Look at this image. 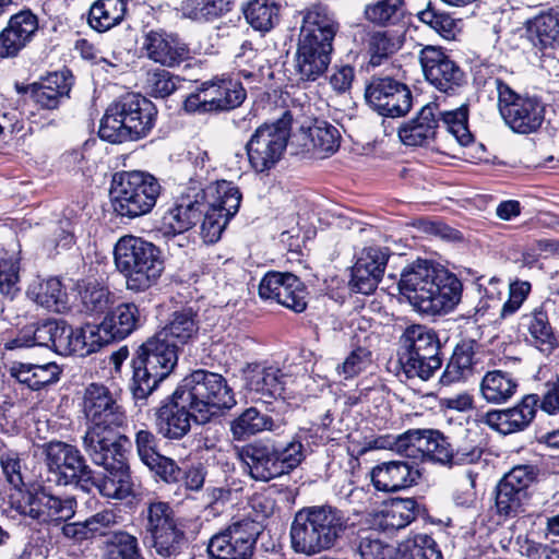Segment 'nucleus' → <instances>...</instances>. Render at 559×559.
<instances>
[{"instance_id":"1","label":"nucleus","mask_w":559,"mask_h":559,"mask_svg":"<svg viewBox=\"0 0 559 559\" xmlns=\"http://www.w3.org/2000/svg\"><path fill=\"white\" fill-rule=\"evenodd\" d=\"M399 288L419 312L440 314L453 310L460 302L463 285L448 270L418 259L404 269Z\"/></svg>"},{"instance_id":"2","label":"nucleus","mask_w":559,"mask_h":559,"mask_svg":"<svg viewBox=\"0 0 559 559\" xmlns=\"http://www.w3.org/2000/svg\"><path fill=\"white\" fill-rule=\"evenodd\" d=\"M349 520L331 504L305 507L296 512L290 525L292 548L305 555L330 549L350 527Z\"/></svg>"},{"instance_id":"3","label":"nucleus","mask_w":559,"mask_h":559,"mask_svg":"<svg viewBox=\"0 0 559 559\" xmlns=\"http://www.w3.org/2000/svg\"><path fill=\"white\" fill-rule=\"evenodd\" d=\"M156 117L153 102L141 94L127 93L107 107L98 134L109 143L139 141L152 131Z\"/></svg>"},{"instance_id":"4","label":"nucleus","mask_w":559,"mask_h":559,"mask_svg":"<svg viewBox=\"0 0 559 559\" xmlns=\"http://www.w3.org/2000/svg\"><path fill=\"white\" fill-rule=\"evenodd\" d=\"M83 413L88 423L82 437L84 448L130 443L126 435L116 431L127 423V414L116 395L104 384L91 383L83 393Z\"/></svg>"},{"instance_id":"5","label":"nucleus","mask_w":559,"mask_h":559,"mask_svg":"<svg viewBox=\"0 0 559 559\" xmlns=\"http://www.w3.org/2000/svg\"><path fill=\"white\" fill-rule=\"evenodd\" d=\"M180 350L156 332L135 352L132 358L133 376L130 390L139 406H144L150 395L166 379L178 362Z\"/></svg>"},{"instance_id":"6","label":"nucleus","mask_w":559,"mask_h":559,"mask_svg":"<svg viewBox=\"0 0 559 559\" xmlns=\"http://www.w3.org/2000/svg\"><path fill=\"white\" fill-rule=\"evenodd\" d=\"M468 105L461 104L453 110H442L437 102L426 104L414 118L397 131L400 140L408 146L428 145L437 135L440 123L463 146L473 141L468 130Z\"/></svg>"},{"instance_id":"7","label":"nucleus","mask_w":559,"mask_h":559,"mask_svg":"<svg viewBox=\"0 0 559 559\" xmlns=\"http://www.w3.org/2000/svg\"><path fill=\"white\" fill-rule=\"evenodd\" d=\"M114 259L117 270L126 278L127 289L136 293L156 285L165 270L159 248L132 235L117 241Z\"/></svg>"},{"instance_id":"8","label":"nucleus","mask_w":559,"mask_h":559,"mask_svg":"<svg viewBox=\"0 0 559 559\" xmlns=\"http://www.w3.org/2000/svg\"><path fill=\"white\" fill-rule=\"evenodd\" d=\"M177 390L190 409L197 412V424H206L222 409L236 405L233 389L218 373L199 369L182 379Z\"/></svg>"},{"instance_id":"9","label":"nucleus","mask_w":559,"mask_h":559,"mask_svg":"<svg viewBox=\"0 0 559 559\" xmlns=\"http://www.w3.org/2000/svg\"><path fill=\"white\" fill-rule=\"evenodd\" d=\"M162 186L146 171L116 173L111 182L114 211L121 217L135 218L150 213L160 194Z\"/></svg>"},{"instance_id":"10","label":"nucleus","mask_w":559,"mask_h":559,"mask_svg":"<svg viewBox=\"0 0 559 559\" xmlns=\"http://www.w3.org/2000/svg\"><path fill=\"white\" fill-rule=\"evenodd\" d=\"M143 540L163 559L177 557L186 542L185 532L170 503L153 500L141 511Z\"/></svg>"},{"instance_id":"11","label":"nucleus","mask_w":559,"mask_h":559,"mask_svg":"<svg viewBox=\"0 0 559 559\" xmlns=\"http://www.w3.org/2000/svg\"><path fill=\"white\" fill-rule=\"evenodd\" d=\"M48 483L32 485L25 491L11 493L9 502L21 515L28 516L41 525H60L71 520L78 508L74 496L60 497L51 492Z\"/></svg>"},{"instance_id":"12","label":"nucleus","mask_w":559,"mask_h":559,"mask_svg":"<svg viewBox=\"0 0 559 559\" xmlns=\"http://www.w3.org/2000/svg\"><path fill=\"white\" fill-rule=\"evenodd\" d=\"M130 447L131 442H115L112 445L84 448L91 461L105 471L100 477L93 471V484L88 486L87 493L96 488L103 497L115 500H123L132 495L130 468L126 456Z\"/></svg>"},{"instance_id":"13","label":"nucleus","mask_w":559,"mask_h":559,"mask_svg":"<svg viewBox=\"0 0 559 559\" xmlns=\"http://www.w3.org/2000/svg\"><path fill=\"white\" fill-rule=\"evenodd\" d=\"M45 474H40L43 483L56 486H73L88 492L93 484V469L86 463L81 451L62 441H50L44 445Z\"/></svg>"},{"instance_id":"14","label":"nucleus","mask_w":559,"mask_h":559,"mask_svg":"<svg viewBox=\"0 0 559 559\" xmlns=\"http://www.w3.org/2000/svg\"><path fill=\"white\" fill-rule=\"evenodd\" d=\"M497 92V106L504 123L519 134L536 132L545 119V105L537 96L519 94L500 78L490 82Z\"/></svg>"},{"instance_id":"15","label":"nucleus","mask_w":559,"mask_h":559,"mask_svg":"<svg viewBox=\"0 0 559 559\" xmlns=\"http://www.w3.org/2000/svg\"><path fill=\"white\" fill-rule=\"evenodd\" d=\"M292 115L284 111L274 122L259 126L246 144L251 168L266 174L282 159L290 136Z\"/></svg>"},{"instance_id":"16","label":"nucleus","mask_w":559,"mask_h":559,"mask_svg":"<svg viewBox=\"0 0 559 559\" xmlns=\"http://www.w3.org/2000/svg\"><path fill=\"white\" fill-rule=\"evenodd\" d=\"M261 533V524L250 518L234 520L210 538L207 552L213 559H252Z\"/></svg>"},{"instance_id":"17","label":"nucleus","mask_w":559,"mask_h":559,"mask_svg":"<svg viewBox=\"0 0 559 559\" xmlns=\"http://www.w3.org/2000/svg\"><path fill=\"white\" fill-rule=\"evenodd\" d=\"M418 58L425 80L443 95L459 96L467 86L465 71L443 48L425 46Z\"/></svg>"},{"instance_id":"18","label":"nucleus","mask_w":559,"mask_h":559,"mask_svg":"<svg viewBox=\"0 0 559 559\" xmlns=\"http://www.w3.org/2000/svg\"><path fill=\"white\" fill-rule=\"evenodd\" d=\"M247 93L241 82L233 79L205 81L183 102L188 112H219L239 107Z\"/></svg>"},{"instance_id":"19","label":"nucleus","mask_w":559,"mask_h":559,"mask_svg":"<svg viewBox=\"0 0 559 559\" xmlns=\"http://www.w3.org/2000/svg\"><path fill=\"white\" fill-rule=\"evenodd\" d=\"M365 99L379 115L391 118L405 116L413 106L409 87L390 75H372L365 87Z\"/></svg>"},{"instance_id":"20","label":"nucleus","mask_w":559,"mask_h":559,"mask_svg":"<svg viewBox=\"0 0 559 559\" xmlns=\"http://www.w3.org/2000/svg\"><path fill=\"white\" fill-rule=\"evenodd\" d=\"M241 199V192L233 182H217L213 200L203 212L201 235L205 242L214 243L219 240L228 221L238 212Z\"/></svg>"},{"instance_id":"21","label":"nucleus","mask_w":559,"mask_h":559,"mask_svg":"<svg viewBox=\"0 0 559 559\" xmlns=\"http://www.w3.org/2000/svg\"><path fill=\"white\" fill-rule=\"evenodd\" d=\"M395 448L407 457L427 459L443 466L452 467V451L448 438L439 430L409 429L395 439Z\"/></svg>"},{"instance_id":"22","label":"nucleus","mask_w":559,"mask_h":559,"mask_svg":"<svg viewBox=\"0 0 559 559\" xmlns=\"http://www.w3.org/2000/svg\"><path fill=\"white\" fill-rule=\"evenodd\" d=\"M536 476L535 466L518 465L502 477L495 490V507L499 516L514 518L523 512L524 502L528 499L527 489Z\"/></svg>"},{"instance_id":"23","label":"nucleus","mask_w":559,"mask_h":559,"mask_svg":"<svg viewBox=\"0 0 559 559\" xmlns=\"http://www.w3.org/2000/svg\"><path fill=\"white\" fill-rule=\"evenodd\" d=\"M243 380L246 390L265 404L302 394L299 390L287 388L290 377L277 366L250 364L243 369Z\"/></svg>"},{"instance_id":"24","label":"nucleus","mask_w":559,"mask_h":559,"mask_svg":"<svg viewBox=\"0 0 559 559\" xmlns=\"http://www.w3.org/2000/svg\"><path fill=\"white\" fill-rule=\"evenodd\" d=\"M140 51L143 57L166 68H175L189 59L190 49L178 34L164 28L144 29Z\"/></svg>"},{"instance_id":"25","label":"nucleus","mask_w":559,"mask_h":559,"mask_svg":"<svg viewBox=\"0 0 559 559\" xmlns=\"http://www.w3.org/2000/svg\"><path fill=\"white\" fill-rule=\"evenodd\" d=\"M191 419L197 423V412L190 409V403L183 402V396L177 389L155 412L157 432L170 440L183 438L190 431Z\"/></svg>"},{"instance_id":"26","label":"nucleus","mask_w":559,"mask_h":559,"mask_svg":"<svg viewBox=\"0 0 559 559\" xmlns=\"http://www.w3.org/2000/svg\"><path fill=\"white\" fill-rule=\"evenodd\" d=\"M236 453L254 480L265 483L282 476L275 440H255L236 448Z\"/></svg>"},{"instance_id":"27","label":"nucleus","mask_w":559,"mask_h":559,"mask_svg":"<svg viewBox=\"0 0 559 559\" xmlns=\"http://www.w3.org/2000/svg\"><path fill=\"white\" fill-rule=\"evenodd\" d=\"M73 76L69 70L49 73L39 81L26 86H17L19 93L29 94L36 105L43 109L53 110L69 98Z\"/></svg>"},{"instance_id":"28","label":"nucleus","mask_w":559,"mask_h":559,"mask_svg":"<svg viewBox=\"0 0 559 559\" xmlns=\"http://www.w3.org/2000/svg\"><path fill=\"white\" fill-rule=\"evenodd\" d=\"M203 190L195 191L193 195H181L175 205L162 217L160 230L166 236H176L191 229L200 222L206 204Z\"/></svg>"},{"instance_id":"29","label":"nucleus","mask_w":559,"mask_h":559,"mask_svg":"<svg viewBox=\"0 0 559 559\" xmlns=\"http://www.w3.org/2000/svg\"><path fill=\"white\" fill-rule=\"evenodd\" d=\"M539 396L528 394L514 407L489 411L480 416V421L503 435L524 430L536 415Z\"/></svg>"},{"instance_id":"30","label":"nucleus","mask_w":559,"mask_h":559,"mask_svg":"<svg viewBox=\"0 0 559 559\" xmlns=\"http://www.w3.org/2000/svg\"><path fill=\"white\" fill-rule=\"evenodd\" d=\"M333 45L306 38H298L295 71L300 81L314 82L322 76L331 63Z\"/></svg>"},{"instance_id":"31","label":"nucleus","mask_w":559,"mask_h":559,"mask_svg":"<svg viewBox=\"0 0 559 559\" xmlns=\"http://www.w3.org/2000/svg\"><path fill=\"white\" fill-rule=\"evenodd\" d=\"M421 473L414 462L389 461L376 465L371 471L374 488L383 492H394L418 483Z\"/></svg>"},{"instance_id":"32","label":"nucleus","mask_w":559,"mask_h":559,"mask_svg":"<svg viewBox=\"0 0 559 559\" xmlns=\"http://www.w3.org/2000/svg\"><path fill=\"white\" fill-rule=\"evenodd\" d=\"M520 326L525 330L526 341L542 353L550 354L556 348L557 337L545 304L522 314Z\"/></svg>"},{"instance_id":"33","label":"nucleus","mask_w":559,"mask_h":559,"mask_svg":"<svg viewBox=\"0 0 559 559\" xmlns=\"http://www.w3.org/2000/svg\"><path fill=\"white\" fill-rule=\"evenodd\" d=\"M116 514L111 510L99 511L84 521L62 522L61 535L73 545H82L96 536H105L106 530L117 524Z\"/></svg>"},{"instance_id":"34","label":"nucleus","mask_w":559,"mask_h":559,"mask_svg":"<svg viewBox=\"0 0 559 559\" xmlns=\"http://www.w3.org/2000/svg\"><path fill=\"white\" fill-rule=\"evenodd\" d=\"M338 28V22L325 5L313 4L304 12L299 37L333 45Z\"/></svg>"},{"instance_id":"35","label":"nucleus","mask_w":559,"mask_h":559,"mask_svg":"<svg viewBox=\"0 0 559 559\" xmlns=\"http://www.w3.org/2000/svg\"><path fill=\"white\" fill-rule=\"evenodd\" d=\"M141 325L139 307L133 302L121 304L105 317L98 325L108 343L116 340H123L133 333Z\"/></svg>"},{"instance_id":"36","label":"nucleus","mask_w":559,"mask_h":559,"mask_svg":"<svg viewBox=\"0 0 559 559\" xmlns=\"http://www.w3.org/2000/svg\"><path fill=\"white\" fill-rule=\"evenodd\" d=\"M62 369L56 362L44 365L14 361L9 373L19 383L33 391H38L59 381Z\"/></svg>"},{"instance_id":"37","label":"nucleus","mask_w":559,"mask_h":559,"mask_svg":"<svg viewBox=\"0 0 559 559\" xmlns=\"http://www.w3.org/2000/svg\"><path fill=\"white\" fill-rule=\"evenodd\" d=\"M158 333L167 338L173 345L182 352L192 344L199 335V323L197 314L191 310L176 311L171 314L169 322Z\"/></svg>"},{"instance_id":"38","label":"nucleus","mask_w":559,"mask_h":559,"mask_svg":"<svg viewBox=\"0 0 559 559\" xmlns=\"http://www.w3.org/2000/svg\"><path fill=\"white\" fill-rule=\"evenodd\" d=\"M527 37L539 49L559 47V12L549 10L526 22Z\"/></svg>"},{"instance_id":"39","label":"nucleus","mask_w":559,"mask_h":559,"mask_svg":"<svg viewBox=\"0 0 559 559\" xmlns=\"http://www.w3.org/2000/svg\"><path fill=\"white\" fill-rule=\"evenodd\" d=\"M274 429L273 418L255 407L246 408L230 421V432L237 441H245L260 432Z\"/></svg>"},{"instance_id":"40","label":"nucleus","mask_w":559,"mask_h":559,"mask_svg":"<svg viewBox=\"0 0 559 559\" xmlns=\"http://www.w3.org/2000/svg\"><path fill=\"white\" fill-rule=\"evenodd\" d=\"M312 428H300L289 442L282 445L277 442L278 465L282 476L297 468L306 459L305 443L309 444L316 437Z\"/></svg>"},{"instance_id":"41","label":"nucleus","mask_w":559,"mask_h":559,"mask_svg":"<svg viewBox=\"0 0 559 559\" xmlns=\"http://www.w3.org/2000/svg\"><path fill=\"white\" fill-rule=\"evenodd\" d=\"M126 12V0H97L90 8L87 21L93 29L103 33L120 24Z\"/></svg>"},{"instance_id":"42","label":"nucleus","mask_w":559,"mask_h":559,"mask_svg":"<svg viewBox=\"0 0 559 559\" xmlns=\"http://www.w3.org/2000/svg\"><path fill=\"white\" fill-rule=\"evenodd\" d=\"M518 381L502 370L488 371L480 382L481 396L492 404L508 402L516 392Z\"/></svg>"},{"instance_id":"43","label":"nucleus","mask_w":559,"mask_h":559,"mask_svg":"<svg viewBox=\"0 0 559 559\" xmlns=\"http://www.w3.org/2000/svg\"><path fill=\"white\" fill-rule=\"evenodd\" d=\"M27 295L49 311L61 312L67 307V293L56 277L34 282L29 285Z\"/></svg>"},{"instance_id":"44","label":"nucleus","mask_w":559,"mask_h":559,"mask_svg":"<svg viewBox=\"0 0 559 559\" xmlns=\"http://www.w3.org/2000/svg\"><path fill=\"white\" fill-rule=\"evenodd\" d=\"M399 354H440V342L437 334L424 325L408 326L400 340Z\"/></svg>"},{"instance_id":"45","label":"nucleus","mask_w":559,"mask_h":559,"mask_svg":"<svg viewBox=\"0 0 559 559\" xmlns=\"http://www.w3.org/2000/svg\"><path fill=\"white\" fill-rule=\"evenodd\" d=\"M241 10L247 23L262 33L271 31L278 22L280 9L272 0H248Z\"/></svg>"},{"instance_id":"46","label":"nucleus","mask_w":559,"mask_h":559,"mask_svg":"<svg viewBox=\"0 0 559 559\" xmlns=\"http://www.w3.org/2000/svg\"><path fill=\"white\" fill-rule=\"evenodd\" d=\"M103 559H145L136 536L126 531H115L106 535Z\"/></svg>"},{"instance_id":"47","label":"nucleus","mask_w":559,"mask_h":559,"mask_svg":"<svg viewBox=\"0 0 559 559\" xmlns=\"http://www.w3.org/2000/svg\"><path fill=\"white\" fill-rule=\"evenodd\" d=\"M299 278L292 273L269 272L261 280L259 296L264 300H273L281 305L287 301L288 295L296 292Z\"/></svg>"},{"instance_id":"48","label":"nucleus","mask_w":559,"mask_h":559,"mask_svg":"<svg viewBox=\"0 0 559 559\" xmlns=\"http://www.w3.org/2000/svg\"><path fill=\"white\" fill-rule=\"evenodd\" d=\"M402 372L407 379L429 380L442 366L440 354H399Z\"/></svg>"},{"instance_id":"49","label":"nucleus","mask_w":559,"mask_h":559,"mask_svg":"<svg viewBox=\"0 0 559 559\" xmlns=\"http://www.w3.org/2000/svg\"><path fill=\"white\" fill-rule=\"evenodd\" d=\"M473 365V346L467 343L459 344L440 377V383L450 385L466 379L472 373Z\"/></svg>"},{"instance_id":"50","label":"nucleus","mask_w":559,"mask_h":559,"mask_svg":"<svg viewBox=\"0 0 559 559\" xmlns=\"http://www.w3.org/2000/svg\"><path fill=\"white\" fill-rule=\"evenodd\" d=\"M402 46L399 36L388 31H376L368 34L366 47L372 67L381 66Z\"/></svg>"},{"instance_id":"51","label":"nucleus","mask_w":559,"mask_h":559,"mask_svg":"<svg viewBox=\"0 0 559 559\" xmlns=\"http://www.w3.org/2000/svg\"><path fill=\"white\" fill-rule=\"evenodd\" d=\"M420 506L414 498H396L383 512L386 528L401 530L411 524L419 514Z\"/></svg>"},{"instance_id":"52","label":"nucleus","mask_w":559,"mask_h":559,"mask_svg":"<svg viewBox=\"0 0 559 559\" xmlns=\"http://www.w3.org/2000/svg\"><path fill=\"white\" fill-rule=\"evenodd\" d=\"M418 20L433 29L444 39H454L457 28V22L448 12L440 10L429 1L426 8L417 12Z\"/></svg>"},{"instance_id":"53","label":"nucleus","mask_w":559,"mask_h":559,"mask_svg":"<svg viewBox=\"0 0 559 559\" xmlns=\"http://www.w3.org/2000/svg\"><path fill=\"white\" fill-rule=\"evenodd\" d=\"M106 344H108V337H104L98 325L72 328L71 355L86 357Z\"/></svg>"},{"instance_id":"54","label":"nucleus","mask_w":559,"mask_h":559,"mask_svg":"<svg viewBox=\"0 0 559 559\" xmlns=\"http://www.w3.org/2000/svg\"><path fill=\"white\" fill-rule=\"evenodd\" d=\"M80 298L82 311L88 314H102L111 306L114 296L105 286L87 284L80 292Z\"/></svg>"},{"instance_id":"55","label":"nucleus","mask_w":559,"mask_h":559,"mask_svg":"<svg viewBox=\"0 0 559 559\" xmlns=\"http://www.w3.org/2000/svg\"><path fill=\"white\" fill-rule=\"evenodd\" d=\"M309 136L313 150L319 154H333L340 146V132L337 128L326 121L317 122L309 129Z\"/></svg>"},{"instance_id":"56","label":"nucleus","mask_w":559,"mask_h":559,"mask_svg":"<svg viewBox=\"0 0 559 559\" xmlns=\"http://www.w3.org/2000/svg\"><path fill=\"white\" fill-rule=\"evenodd\" d=\"M181 81L178 75L165 69H154L147 72L145 87L151 96L165 98L178 88Z\"/></svg>"},{"instance_id":"57","label":"nucleus","mask_w":559,"mask_h":559,"mask_svg":"<svg viewBox=\"0 0 559 559\" xmlns=\"http://www.w3.org/2000/svg\"><path fill=\"white\" fill-rule=\"evenodd\" d=\"M397 559H443L436 540L427 534H418L400 552Z\"/></svg>"},{"instance_id":"58","label":"nucleus","mask_w":559,"mask_h":559,"mask_svg":"<svg viewBox=\"0 0 559 559\" xmlns=\"http://www.w3.org/2000/svg\"><path fill=\"white\" fill-rule=\"evenodd\" d=\"M371 364V352L367 347L354 348L335 368L336 373L344 380H349L365 371Z\"/></svg>"},{"instance_id":"59","label":"nucleus","mask_w":559,"mask_h":559,"mask_svg":"<svg viewBox=\"0 0 559 559\" xmlns=\"http://www.w3.org/2000/svg\"><path fill=\"white\" fill-rule=\"evenodd\" d=\"M21 292L20 263L13 258H0V293L13 300Z\"/></svg>"},{"instance_id":"60","label":"nucleus","mask_w":559,"mask_h":559,"mask_svg":"<svg viewBox=\"0 0 559 559\" xmlns=\"http://www.w3.org/2000/svg\"><path fill=\"white\" fill-rule=\"evenodd\" d=\"M356 551L360 559H386L392 549L379 538L378 533L364 531L358 535Z\"/></svg>"},{"instance_id":"61","label":"nucleus","mask_w":559,"mask_h":559,"mask_svg":"<svg viewBox=\"0 0 559 559\" xmlns=\"http://www.w3.org/2000/svg\"><path fill=\"white\" fill-rule=\"evenodd\" d=\"M401 9L402 8L384 0H378L366 5L364 13L369 22L377 25H388L393 24L399 20Z\"/></svg>"},{"instance_id":"62","label":"nucleus","mask_w":559,"mask_h":559,"mask_svg":"<svg viewBox=\"0 0 559 559\" xmlns=\"http://www.w3.org/2000/svg\"><path fill=\"white\" fill-rule=\"evenodd\" d=\"M134 443L140 461L146 465L152 464L160 453L158 449V439L153 431L147 428H141L135 432Z\"/></svg>"},{"instance_id":"63","label":"nucleus","mask_w":559,"mask_h":559,"mask_svg":"<svg viewBox=\"0 0 559 559\" xmlns=\"http://www.w3.org/2000/svg\"><path fill=\"white\" fill-rule=\"evenodd\" d=\"M7 26L29 44L38 31V19L31 10H22L9 19Z\"/></svg>"},{"instance_id":"64","label":"nucleus","mask_w":559,"mask_h":559,"mask_svg":"<svg viewBox=\"0 0 559 559\" xmlns=\"http://www.w3.org/2000/svg\"><path fill=\"white\" fill-rule=\"evenodd\" d=\"M7 26L29 44L38 31V19L31 10H22L9 19Z\"/></svg>"}]
</instances>
